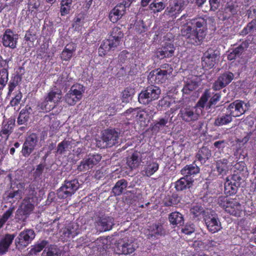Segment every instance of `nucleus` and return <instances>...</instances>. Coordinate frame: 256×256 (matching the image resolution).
<instances>
[{"label": "nucleus", "instance_id": "1", "mask_svg": "<svg viewBox=\"0 0 256 256\" xmlns=\"http://www.w3.org/2000/svg\"><path fill=\"white\" fill-rule=\"evenodd\" d=\"M180 32L188 43L194 46L200 45L206 35L207 21L201 17L190 20L182 26Z\"/></svg>", "mask_w": 256, "mask_h": 256}, {"label": "nucleus", "instance_id": "2", "mask_svg": "<svg viewBox=\"0 0 256 256\" xmlns=\"http://www.w3.org/2000/svg\"><path fill=\"white\" fill-rule=\"evenodd\" d=\"M120 132L115 129H107L104 131L101 140L96 142V146L101 148H111L119 142Z\"/></svg>", "mask_w": 256, "mask_h": 256}, {"label": "nucleus", "instance_id": "3", "mask_svg": "<svg viewBox=\"0 0 256 256\" xmlns=\"http://www.w3.org/2000/svg\"><path fill=\"white\" fill-rule=\"evenodd\" d=\"M161 94L158 86L150 85L141 91L138 96V102L142 104H148L152 102L158 100Z\"/></svg>", "mask_w": 256, "mask_h": 256}, {"label": "nucleus", "instance_id": "4", "mask_svg": "<svg viewBox=\"0 0 256 256\" xmlns=\"http://www.w3.org/2000/svg\"><path fill=\"white\" fill-rule=\"evenodd\" d=\"M36 233L33 229H25L20 232L14 240L16 249L21 251L34 240Z\"/></svg>", "mask_w": 256, "mask_h": 256}, {"label": "nucleus", "instance_id": "5", "mask_svg": "<svg viewBox=\"0 0 256 256\" xmlns=\"http://www.w3.org/2000/svg\"><path fill=\"white\" fill-rule=\"evenodd\" d=\"M218 203L226 212L234 216H239L242 210L241 204L236 200L230 199L227 197H220Z\"/></svg>", "mask_w": 256, "mask_h": 256}, {"label": "nucleus", "instance_id": "6", "mask_svg": "<svg viewBox=\"0 0 256 256\" xmlns=\"http://www.w3.org/2000/svg\"><path fill=\"white\" fill-rule=\"evenodd\" d=\"M79 186L80 184L76 179L65 180L62 186L57 190L58 196L60 199L71 196L78 190Z\"/></svg>", "mask_w": 256, "mask_h": 256}, {"label": "nucleus", "instance_id": "7", "mask_svg": "<svg viewBox=\"0 0 256 256\" xmlns=\"http://www.w3.org/2000/svg\"><path fill=\"white\" fill-rule=\"evenodd\" d=\"M84 91L83 86L80 84H74L64 96L66 102L70 106L75 104L82 99Z\"/></svg>", "mask_w": 256, "mask_h": 256}, {"label": "nucleus", "instance_id": "8", "mask_svg": "<svg viewBox=\"0 0 256 256\" xmlns=\"http://www.w3.org/2000/svg\"><path fill=\"white\" fill-rule=\"evenodd\" d=\"M250 105L240 100H236L230 103L226 108L228 113L232 117H238L249 110Z\"/></svg>", "mask_w": 256, "mask_h": 256}, {"label": "nucleus", "instance_id": "9", "mask_svg": "<svg viewBox=\"0 0 256 256\" xmlns=\"http://www.w3.org/2000/svg\"><path fill=\"white\" fill-rule=\"evenodd\" d=\"M220 54V52L216 48H208L202 58V66L208 68H213L218 61Z\"/></svg>", "mask_w": 256, "mask_h": 256}, {"label": "nucleus", "instance_id": "10", "mask_svg": "<svg viewBox=\"0 0 256 256\" xmlns=\"http://www.w3.org/2000/svg\"><path fill=\"white\" fill-rule=\"evenodd\" d=\"M34 208V205L28 200H24L16 212L15 218L18 221L25 222Z\"/></svg>", "mask_w": 256, "mask_h": 256}, {"label": "nucleus", "instance_id": "11", "mask_svg": "<svg viewBox=\"0 0 256 256\" xmlns=\"http://www.w3.org/2000/svg\"><path fill=\"white\" fill-rule=\"evenodd\" d=\"M38 136L34 133L26 138L21 151L23 156L28 158L32 152L38 145Z\"/></svg>", "mask_w": 256, "mask_h": 256}, {"label": "nucleus", "instance_id": "12", "mask_svg": "<svg viewBox=\"0 0 256 256\" xmlns=\"http://www.w3.org/2000/svg\"><path fill=\"white\" fill-rule=\"evenodd\" d=\"M102 156L99 154H90L87 158H84L78 166V170L80 172H86L92 168L101 160Z\"/></svg>", "mask_w": 256, "mask_h": 256}, {"label": "nucleus", "instance_id": "13", "mask_svg": "<svg viewBox=\"0 0 256 256\" xmlns=\"http://www.w3.org/2000/svg\"><path fill=\"white\" fill-rule=\"evenodd\" d=\"M114 225V219L110 216H98L95 220L96 229L100 232L110 230Z\"/></svg>", "mask_w": 256, "mask_h": 256}, {"label": "nucleus", "instance_id": "14", "mask_svg": "<svg viewBox=\"0 0 256 256\" xmlns=\"http://www.w3.org/2000/svg\"><path fill=\"white\" fill-rule=\"evenodd\" d=\"M234 76L230 72L221 74L214 82L212 88L215 90H220L228 85L234 78Z\"/></svg>", "mask_w": 256, "mask_h": 256}, {"label": "nucleus", "instance_id": "15", "mask_svg": "<svg viewBox=\"0 0 256 256\" xmlns=\"http://www.w3.org/2000/svg\"><path fill=\"white\" fill-rule=\"evenodd\" d=\"M120 42L118 40L111 38L109 36L108 38L104 40L100 47L98 48V54L100 56H104L110 50H114V49L119 46Z\"/></svg>", "mask_w": 256, "mask_h": 256}, {"label": "nucleus", "instance_id": "16", "mask_svg": "<svg viewBox=\"0 0 256 256\" xmlns=\"http://www.w3.org/2000/svg\"><path fill=\"white\" fill-rule=\"evenodd\" d=\"M18 38V34H14L10 29H7L2 36V44L6 47L14 49L16 48Z\"/></svg>", "mask_w": 256, "mask_h": 256}, {"label": "nucleus", "instance_id": "17", "mask_svg": "<svg viewBox=\"0 0 256 256\" xmlns=\"http://www.w3.org/2000/svg\"><path fill=\"white\" fill-rule=\"evenodd\" d=\"M208 230L212 233H215L220 230V222L215 214H208L204 218Z\"/></svg>", "mask_w": 256, "mask_h": 256}, {"label": "nucleus", "instance_id": "18", "mask_svg": "<svg viewBox=\"0 0 256 256\" xmlns=\"http://www.w3.org/2000/svg\"><path fill=\"white\" fill-rule=\"evenodd\" d=\"M184 8V2L182 0H175L174 5L170 8H167L164 13L173 18H176Z\"/></svg>", "mask_w": 256, "mask_h": 256}, {"label": "nucleus", "instance_id": "19", "mask_svg": "<svg viewBox=\"0 0 256 256\" xmlns=\"http://www.w3.org/2000/svg\"><path fill=\"white\" fill-rule=\"evenodd\" d=\"M126 6L122 4L116 5L110 12V20L113 23L117 22L125 14Z\"/></svg>", "mask_w": 256, "mask_h": 256}, {"label": "nucleus", "instance_id": "20", "mask_svg": "<svg viewBox=\"0 0 256 256\" xmlns=\"http://www.w3.org/2000/svg\"><path fill=\"white\" fill-rule=\"evenodd\" d=\"M179 115L182 119L186 122H194L199 117L198 114L194 112V110L190 108H182Z\"/></svg>", "mask_w": 256, "mask_h": 256}, {"label": "nucleus", "instance_id": "21", "mask_svg": "<svg viewBox=\"0 0 256 256\" xmlns=\"http://www.w3.org/2000/svg\"><path fill=\"white\" fill-rule=\"evenodd\" d=\"M16 236L15 234H6L0 240V254H4L8 252Z\"/></svg>", "mask_w": 256, "mask_h": 256}, {"label": "nucleus", "instance_id": "22", "mask_svg": "<svg viewBox=\"0 0 256 256\" xmlns=\"http://www.w3.org/2000/svg\"><path fill=\"white\" fill-rule=\"evenodd\" d=\"M249 43L247 41L242 42L238 47L234 48L228 55V60H232L239 58L243 52L248 47Z\"/></svg>", "mask_w": 256, "mask_h": 256}, {"label": "nucleus", "instance_id": "23", "mask_svg": "<svg viewBox=\"0 0 256 256\" xmlns=\"http://www.w3.org/2000/svg\"><path fill=\"white\" fill-rule=\"evenodd\" d=\"M184 176L174 183V188L177 191H182L190 188L193 186L194 180Z\"/></svg>", "mask_w": 256, "mask_h": 256}, {"label": "nucleus", "instance_id": "24", "mask_svg": "<svg viewBox=\"0 0 256 256\" xmlns=\"http://www.w3.org/2000/svg\"><path fill=\"white\" fill-rule=\"evenodd\" d=\"M15 125V119L10 118L6 122L2 124L0 135L5 136L6 139L8 140L10 135L12 132Z\"/></svg>", "mask_w": 256, "mask_h": 256}, {"label": "nucleus", "instance_id": "25", "mask_svg": "<svg viewBox=\"0 0 256 256\" xmlns=\"http://www.w3.org/2000/svg\"><path fill=\"white\" fill-rule=\"evenodd\" d=\"M199 172L200 168L194 164L186 165L180 170L182 175L192 180H194V176Z\"/></svg>", "mask_w": 256, "mask_h": 256}, {"label": "nucleus", "instance_id": "26", "mask_svg": "<svg viewBox=\"0 0 256 256\" xmlns=\"http://www.w3.org/2000/svg\"><path fill=\"white\" fill-rule=\"evenodd\" d=\"M168 221L174 226H180L184 224V216L178 212H172L168 214Z\"/></svg>", "mask_w": 256, "mask_h": 256}, {"label": "nucleus", "instance_id": "27", "mask_svg": "<svg viewBox=\"0 0 256 256\" xmlns=\"http://www.w3.org/2000/svg\"><path fill=\"white\" fill-rule=\"evenodd\" d=\"M32 113V110L30 106H26L24 108L22 109L18 118V124L20 125L26 124Z\"/></svg>", "mask_w": 256, "mask_h": 256}, {"label": "nucleus", "instance_id": "28", "mask_svg": "<svg viewBox=\"0 0 256 256\" xmlns=\"http://www.w3.org/2000/svg\"><path fill=\"white\" fill-rule=\"evenodd\" d=\"M172 72V68H170L169 70H158L156 71V74H153L152 78H154V80L156 83H163L167 78L168 74H170Z\"/></svg>", "mask_w": 256, "mask_h": 256}, {"label": "nucleus", "instance_id": "29", "mask_svg": "<svg viewBox=\"0 0 256 256\" xmlns=\"http://www.w3.org/2000/svg\"><path fill=\"white\" fill-rule=\"evenodd\" d=\"M62 98V90L59 88H52L48 93L46 100H49L50 103H53L56 105Z\"/></svg>", "mask_w": 256, "mask_h": 256}, {"label": "nucleus", "instance_id": "30", "mask_svg": "<svg viewBox=\"0 0 256 256\" xmlns=\"http://www.w3.org/2000/svg\"><path fill=\"white\" fill-rule=\"evenodd\" d=\"M232 120V118L228 113L219 114L215 118L214 125L216 126H222L227 125L230 123Z\"/></svg>", "mask_w": 256, "mask_h": 256}, {"label": "nucleus", "instance_id": "31", "mask_svg": "<svg viewBox=\"0 0 256 256\" xmlns=\"http://www.w3.org/2000/svg\"><path fill=\"white\" fill-rule=\"evenodd\" d=\"M128 186V182L124 179L118 180L112 188V192L114 196L121 195Z\"/></svg>", "mask_w": 256, "mask_h": 256}, {"label": "nucleus", "instance_id": "32", "mask_svg": "<svg viewBox=\"0 0 256 256\" xmlns=\"http://www.w3.org/2000/svg\"><path fill=\"white\" fill-rule=\"evenodd\" d=\"M190 214L194 220H198L202 218H204L206 212L204 208L200 206L195 205L192 206L190 209Z\"/></svg>", "mask_w": 256, "mask_h": 256}, {"label": "nucleus", "instance_id": "33", "mask_svg": "<svg viewBox=\"0 0 256 256\" xmlns=\"http://www.w3.org/2000/svg\"><path fill=\"white\" fill-rule=\"evenodd\" d=\"M211 156V150L206 146H202L198 150L196 156L201 164H203L209 159Z\"/></svg>", "mask_w": 256, "mask_h": 256}, {"label": "nucleus", "instance_id": "34", "mask_svg": "<svg viewBox=\"0 0 256 256\" xmlns=\"http://www.w3.org/2000/svg\"><path fill=\"white\" fill-rule=\"evenodd\" d=\"M168 122V117L165 116L164 118H160L154 124L150 126V130L152 132L158 133L161 130L164 126L168 127L166 124Z\"/></svg>", "mask_w": 256, "mask_h": 256}, {"label": "nucleus", "instance_id": "35", "mask_svg": "<svg viewBox=\"0 0 256 256\" xmlns=\"http://www.w3.org/2000/svg\"><path fill=\"white\" fill-rule=\"evenodd\" d=\"M141 154L138 152H134L127 159L128 166L132 169L138 168L141 162Z\"/></svg>", "mask_w": 256, "mask_h": 256}, {"label": "nucleus", "instance_id": "36", "mask_svg": "<svg viewBox=\"0 0 256 256\" xmlns=\"http://www.w3.org/2000/svg\"><path fill=\"white\" fill-rule=\"evenodd\" d=\"M118 250L124 254H128L132 253L136 246L134 242H126L123 244L118 243Z\"/></svg>", "mask_w": 256, "mask_h": 256}, {"label": "nucleus", "instance_id": "37", "mask_svg": "<svg viewBox=\"0 0 256 256\" xmlns=\"http://www.w3.org/2000/svg\"><path fill=\"white\" fill-rule=\"evenodd\" d=\"M168 4V0H154L149 7L154 13L160 12Z\"/></svg>", "mask_w": 256, "mask_h": 256}, {"label": "nucleus", "instance_id": "38", "mask_svg": "<svg viewBox=\"0 0 256 256\" xmlns=\"http://www.w3.org/2000/svg\"><path fill=\"white\" fill-rule=\"evenodd\" d=\"M180 198L177 194L174 193L172 195H168L163 200L164 204L166 206H174L178 204Z\"/></svg>", "mask_w": 256, "mask_h": 256}, {"label": "nucleus", "instance_id": "39", "mask_svg": "<svg viewBox=\"0 0 256 256\" xmlns=\"http://www.w3.org/2000/svg\"><path fill=\"white\" fill-rule=\"evenodd\" d=\"M22 78L20 74H17L14 76H12L8 84V94L10 95L14 89L21 82Z\"/></svg>", "mask_w": 256, "mask_h": 256}, {"label": "nucleus", "instance_id": "40", "mask_svg": "<svg viewBox=\"0 0 256 256\" xmlns=\"http://www.w3.org/2000/svg\"><path fill=\"white\" fill-rule=\"evenodd\" d=\"M228 160L226 158L220 159L216 162V169L220 174L222 176L226 174L228 170Z\"/></svg>", "mask_w": 256, "mask_h": 256}, {"label": "nucleus", "instance_id": "41", "mask_svg": "<svg viewBox=\"0 0 256 256\" xmlns=\"http://www.w3.org/2000/svg\"><path fill=\"white\" fill-rule=\"evenodd\" d=\"M198 82L196 80H188L186 81L182 91L184 94H189L198 86Z\"/></svg>", "mask_w": 256, "mask_h": 256}, {"label": "nucleus", "instance_id": "42", "mask_svg": "<svg viewBox=\"0 0 256 256\" xmlns=\"http://www.w3.org/2000/svg\"><path fill=\"white\" fill-rule=\"evenodd\" d=\"M75 49L72 44H67L61 54V58L66 61L69 60L72 57Z\"/></svg>", "mask_w": 256, "mask_h": 256}, {"label": "nucleus", "instance_id": "43", "mask_svg": "<svg viewBox=\"0 0 256 256\" xmlns=\"http://www.w3.org/2000/svg\"><path fill=\"white\" fill-rule=\"evenodd\" d=\"M48 244V242L45 240L41 241L40 242H38L32 246L30 250L29 251V253L32 256L33 255H36L38 253L40 252L44 248H46Z\"/></svg>", "mask_w": 256, "mask_h": 256}, {"label": "nucleus", "instance_id": "44", "mask_svg": "<svg viewBox=\"0 0 256 256\" xmlns=\"http://www.w3.org/2000/svg\"><path fill=\"white\" fill-rule=\"evenodd\" d=\"M256 31V18L248 22L246 26L240 32V35L246 36L250 33H254Z\"/></svg>", "mask_w": 256, "mask_h": 256}, {"label": "nucleus", "instance_id": "45", "mask_svg": "<svg viewBox=\"0 0 256 256\" xmlns=\"http://www.w3.org/2000/svg\"><path fill=\"white\" fill-rule=\"evenodd\" d=\"M60 251L57 246L51 245L48 249H44L42 256H60Z\"/></svg>", "mask_w": 256, "mask_h": 256}, {"label": "nucleus", "instance_id": "46", "mask_svg": "<svg viewBox=\"0 0 256 256\" xmlns=\"http://www.w3.org/2000/svg\"><path fill=\"white\" fill-rule=\"evenodd\" d=\"M8 80V72L6 68L0 70V90H2L6 86Z\"/></svg>", "mask_w": 256, "mask_h": 256}, {"label": "nucleus", "instance_id": "47", "mask_svg": "<svg viewBox=\"0 0 256 256\" xmlns=\"http://www.w3.org/2000/svg\"><path fill=\"white\" fill-rule=\"evenodd\" d=\"M71 143L70 141L66 140H64L59 143L57 146V154L60 155L64 154L68 150L69 146H71Z\"/></svg>", "mask_w": 256, "mask_h": 256}, {"label": "nucleus", "instance_id": "48", "mask_svg": "<svg viewBox=\"0 0 256 256\" xmlns=\"http://www.w3.org/2000/svg\"><path fill=\"white\" fill-rule=\"evenodd\" d=\"M238 187H240L238 184L236 183L234 184L232 181H230V182H228V183L226 184L224 186L226 192L229 194L230 195L235 194Z\"/></svg>", "mask_w": 256, "mask_h": 256}, {"label": "nucleus", "instance_id": "49", "mask_svg": "<svg viewBox=\"0 0 256 256\" xmlns=\"http://www.w3.org/2000/svg\"><path fill=\"white\" fill-rule=\"evenodd\" d=\"M158 168V164L155 162L150 163L145 169V174L148 176H150L155 172H156Z\"/></svg>", "mask_w": 256, "mask_h": 256}, {"label": "nucleus", "instance_id": "50", "mask_svg": "<svg viewBox=\"0 0 256 256\" xmlns=\"http://www.w3.org/2000/svg\"><path fill=\"white\" fill-rule=\"evenodd\" d=\"M14 210V208H10L2 216H0V229L3 227L6 222L11 216L13 213Z\"/></svg>", "mask_w": 256, "mask_h": 256}, {"label": "nucleus", "instance_id": "51", "mask_svg": "<svg viewBox=\"0 0 256 256\" xmlns=\"http://www.w3.org/2000/svg\"><path fill=\"white\" fill-rule=\"evenodd\" d=\"M162 48L164 51L168 58H170L174 56L175 48L173 44L170 42H166Z\"/></svg>", "mask_w": 256, "mask_h": 256}, {"label": "nucleus", "instance_id": "52", "mask_svg": "<svg viewBox=\"0 0 256 256\" xmlns=\"http://www.w3.org/2000/svg\"><path fill=\"white\" fill-rule=\"evenodd\" d=\"M134 92L135 90L134 88L131 86L126 88L122 92V102H128V98L132 96L134 94Z\"/></svg>", "mask_w": 256, "mask_h": 256}, {"label": "nucleus", "instance_id": "53", "mask_svg": "<svg viewBox=\"0 0 256 256\" xmlns=\"http://www.w3.org/2000/svg\"><path fill=\"white\" fill-rule=\"evenodd\" d=\"M110 36L111 38L118 40L120 42L123 38L124 34L120 28L114 27L112 28Z\"/></svg>", "mask_w": 256, "mask_h": 256}, {"label": "nucleus", "instance_id": "54", "mask_svg": "<svg viewBox=\"0 0 256 256\" xmlns=\"http://www.w3.org/2000/svg\"><path fill=\"white\" fill-rule=\"evenodd\" d=\"M38 106L41 110L48 112L54 108L56 106V104L53 103H50V102L47 100L46 98L45 100L38 105Z\"/></svg>", "mask_w": 256, "mask_h": 256}, {"label": "nucleus", "instance_id": "55", "mask_svg": "<svg viewBox=\"0 0 256 256\" xmlns=\"http://www.w3.org/2000/svg\"><path fill=\"white\" fill-rule=\"evenodd\" d=\"M210 97V92L208 90H206L200 99L196 104V106L204 108L206 104Z\"/></svg>", "mask_w": 256, "mask_h": 256}, {"label": "nucleus", "instance_id": "56", "mask_svg": "<svg viewBox=\"0 0 256 256\" xmlns=\"http://www.w3.org/2000/svg\"><path fill=\"white\" fill-rule=\"evenodd\" d=\"M22 191L18 190H12L8 192L7 195V198L10 199H14V198L15 200H18L22 198Z\"/></svg>", "mask_w": 256, "mask_h": 256}, {"label": "nucleus", "instance_id": "57", "mask_svg": "<svg viewBox=\"0 0 256 256\" xmlns=\"http://www.w3.org/2000/svg\"><path fill=\"white\" fill-rule=\"evenodd\" d=\"M70 226H68L66 228H64L61 232L62 235L65 238H70V236L74 237L76 234V232H74Z\"/></svg>", "mask_w": 256, "mask_h": 256}, {"label": "nucleus", "instance_id": "58", "mask_svg": "<svg viewBox=\"0 0 256 256\" xmlns=\"http://www.w3.org/2000/svg\"><path fill=\"white\" fill-rule=\"evenodd\" d=\"M220 97L221 95L220 93L214 94L208 102L206 107V110L210 108L213 105H215L218 102L220 101Z\"/></svg>", "mask_w": 256, "mask_h": 256}, {"label": "nucleus", "instance_id": "59", "mask_svg": "<svg viewBox=\"0 0 256 256\" xmlns=\"http://www.w3.org/2000/svg\"><path fill=\"white\" fill-rule=\"evenodd\" d=\"M152 232L154 234L158 236H163L166 234V230L164 229L161 224L154 225Z\"/></svg>", "mask_w": 256, "mask_h": 256}, {"label": "nucleus", "instance_id": "60", "mask_svg": "<svg viewBox=\"0 0 256 256\" xmlns=\"http://www.w3.org/2000/svg\"><path fill=\"white\" fill-rule=\"evenodd\" d=\"M194 231L195 226L192 223H187L182 230V232L186 234H190Z\"/></svg>", "mask_w": 256, "mask_h": 256}, {"label": "nucleus", "instance_id": "61", "mask_svg": "<svg viewBox=\"0 0 256 256\" xmlns=\"http://www.w3.org/2000/svg\"><path fill=\"white\" fill-rule=\"evenodd\" d=\"M45 165L42 164H39L37 166L36 170L34 173V178H39L40 176L44 172Z\"/></svg>", "mask_w": 256, "mask_h": 256}, {"label": "nucleus", "instance_id": "62", "mask_svg": "<svg viewBox=\"0 0 256 256\" xmlns=\"http://www.w3.org/2000/svg\"><path fill=\"white\" fill-rule=\"evenodd\" d=\"M22 98V93L20 92H19L17 94H16V96H14V98H13L11 100V101L10 102V104L11 106H18L20 104V102Z\"/></svg>", "mask_w": 256, "mask_h": 256}, {"label": "nucleus", "instance_id": "63", "mask_svg": "<svg viewBox=\"0 0 256 256\" xmlns=\"http://www.w3.org/2000/svg\"><path fill=\"white\" fill-rule=\"evenodd\" d=\"M209 4L210 6V10H216L220 4V0H209Z\"/></svg>", "mask_w": 256, "mask_h": 256}, {"label": "nucleus", "instance_id": "64", "mask_svg": "<svg viewBox=\"0 0 256 256\" xmlns=\"http://www.w3.org/2000/svg\"><path fill=\"white\" fill-rule=\"evenodd\" d=\"M129 53L126 50H124L120 52L118 56V61L121 63H124L128 60V56Z\"/></svg>", "mask_w": 256, "mask_h": 256}]
</instances>
